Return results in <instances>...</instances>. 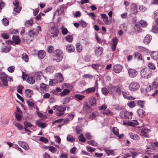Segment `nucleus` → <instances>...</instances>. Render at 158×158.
<instances>
[{
	"instance_id": "30",
	"label": "nucleus",
	"mask_w": 158,
	"mask_h": 158,
	"mask_svg": "<svg viewBox=\"0 0 158 158\" xmlns=\"http://www.w3.org/2000/svg\"><path fill=\"white\" fill-rule=\"evenodd\" d=\"M35 76L37 80H40L43 76L42 73L41 71H39L35 73Z\"/></svg>"
},
{
	"instance_id": "17",
	"label": "nucleus",
	"mask_w": 158,
	"mask_h": 158,
	"mask_svg": "<svg viewBox=\"0 0 158 158\" xmlns=\"http://www.w3.org/2000/svg\"><path fill=\"white\" fill-rule=\"evenodd\" d=\"M55 78H56L58 82H62L64 80L62 74L60 73H57L56 74Z\"/></svg>"
},
{
	"instance_id": "52",
	"label": "nucleus",
	"mask_w": 158,
	"mask_h": 158,
	"mask_svg": "<svg viewBox=\"0 0 158 158\" xmlns=\"http://www.w3.org/2000/svg\"><path fill=\"white\" fill-rule=\"evenodd\" d=\"M2 21L3 25L5 26L8 25L9 24V22L8 20L6 18H4L2 19Z\"/></svg>"
},
{
	"instance_id": "1",
	"label": "nucleus",
	"mask_w": 158,
	"mask_h": 158,
	"mask_svg": "<svg viewBox=\"0 0 158 158\" xmlns=\"http://www.w3.org/2000/svg\"><path fill=\"white\" fill-rule=\"evenodd\" d=\"M108 89L109 92L114 95H119L121 94V90L119 86H114L112 85H110Z\"/></svg>"
},
{
	"instance_id": "53",
	"label": "nucleus",
	"mask_w": 158,
	"mask_h": 158,
	"mask_svg": "<svg viewBox=\"0 0 158 158\" xmlns=\"http://www.w3.org/2000/svg\"><path fill=\"white\" fill-rule=\"evenodd\" d=\"M87 142L89 144L93 146H96L97 145V143L94 140L88 141Z\"/></svg>"
},
{
	"instance_id": "5",
	"label": "nucleus",
	"mask_w": 158,
	"mask_h": 158,
	"mask_svg": "<svg viewBox=\"0 0 158 158\" xmlns=\"http://www.w3.org/2000/svg\"><path fill=\"white\" fill-rule=\"evenodd\" d=\"M19 3L18 0H15L13 2V4L15 7L13 9L12 14L14 16L18 15L21 10V7L19 6Z\"/></svg>"
},
{
	"instance_id": "27",
	"label": "nucleus",
	"mask_w": 158,
	"mask_h": 158,
	"mask_svg": "<svg viewBox=\"0 0 158 158\" xmlns=\"http://www.w3.org/2000/svg\"><path fill=\"white\" fill-rule=\"evenodd\" d=\"M129 135H130L131 138L134 140H137L139 139V137L137 135L134 134L132 133H130Z\"/></svg>"
},
{
	"instance_id": "58",
	"label": "nucleus",
	"mask_w": 158,
	"mask_h": 158,
	"mask_svg": "<svg viewBox=\"0 0 158 158\" xmlns=\"http://www.w3.org/2000/svg\"><path fill=\"white\" fill-rule=\"evenodd\" d=\"M24 124L25 127L26 128L31 127H32V125L30 123L28 122H25L24 123Z\"/></svg>"
},
{
	"instance_id": "16",
	"label": "nucleus",
	"mask_w": 158,
	"mask_h": 158,
	"mask_svg": "<svg viewBox=\"0 0 158 158\" xmlns=\"http://www.w3.org/2000/svg\"><path fill=\"white\" fill-rule=\"evenodd\" d=\"M152 39V36L148 34L144 37L143 39V42L144 44H147L150 43Z\"/></svg>"
},
{
	"instance_id": "49",
	"label": "nucleus",
	"mask_w": 158,
	"mask_h": 158,
	"mask_svg": "<svg viewBox=\"0 0 158 158\" xmlns=\"http://www.w3.org/2000/svg\"><path fill=\"white\" fill-rule=\"evenodd\" d=\"M135 122H131L130 121L128 122L127 125L131 126H135L137 124L138 122L137 120H135Z\"/></svg>"
},
{
	"instance_id": "9",
	"label": "nucleus",
	"mask_w": 158,
	"mask_h": 158,
	"mask_svg": "<svg viewBox=\"0 0 158 158\" xmlns=\"http://www.w3.org/2000/svg\"><path fill=\"white\" fill-rule=\"evenodd\" d=\"M12 41L10 40V45L14 44V43L15 45H18L20 43V40L18 35H13L12 37Z\"/></svg>"
},
{
	"instance_id": "29",
	"label": "nucleus",
	"mask_w": 158,
	"mask_h": 158,
	"mask_svg": "<svg viewBox=\"0 0 158 158\" xmlns=\"http://www.w3.org/2000/svg\"><path fill=\"white\" fill-rule=\"evenodd\" d=\"M33 23V19L31 18L30 20L26 21V22L25 25L26 27H31Z\"/></svg>"
},
{
	"instance_id": "48",
	"label": "nucleus",
	"mask_w": 158,
	"mask_h": 158,
	"mask_svg": "<svg viewBox=\"0 0 158 158\" xmlns=\"http://www.w3.org/2000/svg\"><path fill=\"white\" fill-rule=\"evenodd\" d=\"M102 94L105 95H107L109 92V89H108V90H107L106 87H104L102 89Z\"/></svg>"
},
{
	"instance_id": "47",
	"label": "nucleus",
	"mask_w": 158,
	"mask_h": 158,
	"mask_svg": "<svg viewBox=\"0 0 158 158\" xmlns=\"http://www.w3.org/2000/svg\"><path fill=\"white\" fill-rule=\"evenodd\" d=\"M135 101H131L127 103V105L130 108H133L135 106Z\"/></svg>"
},
{
	"instance_id": "56",
	"label": "nucleus",
	"mask_w": 158,
	"mask_h": 158,
	"mask_svg": "<svg viewBox=\"0 0 158 158\" xmlns=\"http://www.w3.org/2000/svg\"><path fill=\"white\" fill-rule=\"evenodd\" d=\"M9 121V119L7 118H4L2 120V124L4 125H6L8 123Z\"/></svg>"
},
{
	"instance_id": "38",
	"label": "nucleus",
	"mask_w": 158,
	"mask_h": 158,
	"mask_svg": "<svg viewBox=\"0 0 158 158\" xmlns=\"http://www.w3.org/2000/svg\"><path fill=\"white\" fill-rule=\"evenodd\" d=\"M25 93L27 95V96L29 97H31L33 94L32 91L28 89H27L25 90Z\"/></svg>"
},
{
	"instance_id": "37",
	"label": "nucleus",
	"mask_w": 158,
	"mask_h": 158,
	"mask_svg": "<svg viewBox=\"0 0 158 158\" xmlns=\"http://www.w3.org/2000/svg\"><path fill=\"white\" fill-rule=\"evenodd\" d=\"M134 55L135 59L139 60H142V55L138 52H135L134 53Z\"/></svg>"
},
{
	"instance_id": "10",
	"label": "nucleus",
	"mask_w": 158,
	"mask_h": 158,
	"mask_svg": "<svg viewBox=\"0 0 158 158\" xmlns=\"http://www.w3.org/2000/svg\"><path fill=\"white\" fill-rule=\"evenodd\" d=\"M129 77L131 78H133L137 75V71L135 69L129 68L128 70Z\"/></svg>"
},
{
	"instance_id": "14",
	"label": "nucleus",
	"mask_w": 158,
	"mask_h": 158,
	"mask_svg": "<svg viewBox=\"0 0 158 158\" xmlns=\"http://www.w3.org/2000/svg\"><path fill=\"white\" fill-rule=\"evenodd\" d=\"M114 71L116 73H119L123 69L122 66L120 64L114 65L113 67Z\"/></svg>"
},
{
	"instance_id": "44",
	"label": "nucleus",
	"mask_w": 158,
	"mask_h": 158,
	"mask_svg": "<svg viewBox=\"0 0 158 158\" xmlns=\"http://www.w3.org/2000/svg\"><path fill=\"white\" fill-rule=\"evenodd\" d=\"M22 59L24 60L25 62H27L28 60V57L27 55L25 53H23L21 56Z\"/></svg>"
},
{
	"instance_id": "42",
	"label": "nucleus",
	"mask_w": 158,
	"mask_h": 158,
	"mask_svg": "<svg viewBox=\"0 0 158 158\" xmlns=\"http://www.w3.org/2000/svg\"><path fill=\"white\" fill-rule=\"evenodd\" d=\"M137 102V105L141 108H143L144 106V102L143 101L139 100L135 101Z\"/></svg>"
},
{
	"instance_id": "28",
	"label": "nucleus",
	"mask_w": 158,
	"mask_h": 158,
	"mask_svg": "<svg viewBox=\"0 0 158 158\" xmlns=\"http://www.w3.org/2000/svg\"><path fill=\"white\" fill-rule=\"evenodd\" d=\"M99 115V113L97 111H94L91 113L89 116L90 118H95Z\"/></svg>"
},
{
	"instance_id": "15",
	"label": "nucleus",
	"mask_w": 158,
	"mask_h": 158,
	"mask_svg": "<svg viewBox=\"0 0 158 158\" xmlns=\"http://www.w3.org/2000/svg\"><path fill=\"white\" fill-rule=\"evenodd\" d=\"M94 52L96 56H100L102 54L103 48L101 47H96L95 48Z\"/></svg>"
},
{
	"instance_id": "12",
	"label": "nucleus",
	"mask_w": 158,
	"mask_h": 158,
	"mask_svg": "<svg viewBox=\"0 0 158 158\" xmlns=\"http://www.w3.org/2000/svg\"><path fill=\"white\" fill-rule=\"evenodd\" d=\"M119 116L121 118L128 119H131L132 117H131V115H129V113L128 111L123 110L121 111L119 114Z\"/></svg>"
},
{
	"instance_id": "45",
	"label": "nucleus",
	"mask_w": 158,
	"mask_h": 158,
	"mask_svg": "<svg viewBox=\"0 0 158 158\" xmlns=\"http://www.w3.org/2000/svg\"><path fill=\"white\" fill-rule=\"evenodd\" d=\"M67 140L71 142H73V141H75V138L73 137L72 135H68L67 137Z\"/></svg>"
},
{
	"instance_id": "11",
	"label": "nucleus",
	"mask_w": 158,
	"mask_h": 158,
	"mask_svg": "<svg viewBox=\"0 0 158 158\" xmlns=\"http://www.w3.org/2000/svg\"><path fill=\"white\" fill-rule=\"evenodd\" d=\"M52 35L51 36L52 37H57L59 31L57 27H52L50 30Z\"/></svg>"
},
{
	"instance_id": "64",
	"label": "nucleus",
	"mask_w": 158,
	"mask_h": 158,
	"mask_svg": "<svg viewBox=\"0 0 158 158\" xmlns=\"http://www.w3.org/2000/svg\"><path fill=\"white\" fill-rule=\"evenodd\" d=\"M107 108V106L105 104H103L102 105L100 106L99 107V110H105Z\"/></svg>"
},
{
	"instance_id": "24",
	"label": "nucleus",
	"mask_w": 158,
	"mask_h": 158,
	"mask_svg": "<svg viewBox=\"0 0 158 158\" xmlns=\"http://www.w3.org/2000/svg\"><path fill=\"white\" fill-rule=\"evenodd\" d=\"M74 97L76 100L80 101L83 99L85 97V96L84 95L79 94H76L74 95Z\"/></svg>"
},
{
	"instance_id": "61",
	"label": "nucleus",
	"mask_w": 158,
	"mask_h": 158,
	"mask_svg": "<svg viewBox=\"0 0 158 158\" xmlns=\"http://www.w3.org/2000/svg\"><path fill=\"white\" fill-rule=\"evenodd\" d=\"M39 140L45 143H47L48 142V139H47L43 137H40Z\"/></svg>"
},
{
	"instance_id": "55",
	"label": "nucleus",
	"mask_w": 158,
	"mask_h": 158,
	"mask_svg": "<svg viewBox=\"0 0 158 158\" xmlns=\"http://www.w3.org/2000/svg\"><path fill=\"white\" fill-rule=\"evenodd\" d=\"M119 130L116 127H113V128L112 132L116 136H118L119 134Z\"/></svg>"
},
{
	"instance_id": "26",
	"label": "nucleus",
	"mask_w": 158,
	"mask_h": 158,
	"mask_svg": "<svg viewBox=\"0 0 158 158\" xmlns=\"http://www.w3.org/2000/svg\"><path fill=\"white\" fill-rule=\"evenodd\" d=\"M137 112L138 115L141 118H143L145 115V112L142 109H138Z\"/></svg>"
},
{
	"instance_id": "20",
	"label": "nucleus",
	"mask_w": 158,
	"mask_h": 158,
	"mask_svg": "<svg viewBox=\"0 0 158 158\" xmlns=\"http://www.w3.org/2000/svg\"><path fill=\"white\" fill-rule=\"evenodd\" d=\"M96 89L95 87L88 88L85 89L84 91H82V93L85 92L86 94H88L95 92Z\"/></svg>"
},
{
	"instance_id": "63",
	"label": "nucleus",
	"mask_w": 158,
	"mask_h": 158,
	"mask_svg": "<svg viewBox=\"0 0 158 158\" xmlns=\"http://www.w3.org/2000/svg\"><path fill=\"white\" fill-rule=\"evenodd\" d=\"M56 148L55 147L53 146H50V148L49 150L52 153H55L56 151Z\"/></svg>"
},
{
	"instance_id": "46",
	"label": "nucleus",
	"mask_w": 158,
	"mask_h": 158,
	"mask_svg": "<svg viewBox=\"0 0 158 158\" xmlns=\"http://www.w3.org/2000/svg\"><path fill=\"white\" fill-rule=\"evenodd\" d=\"M78 138L79 141L81 142H85L86 140V139L82 134L79 135Z\"/></svg>"
},
{
	"instance_id": "59",
	"label": "nucleus",
	"mask_w": 158,
	"mask_h": 158,
	"mask_svg": "<svg viewBox=\"0 0 158 158\" xmlns=\"http://www.w3.org/2000/svg\"><path fill=\"white\" fill-rule=\"evenodd\" d=\"M87 150L89 152H94L95 150V148H93L92 147L87 146L86 147Z\"/></svg>"
},
{
	"instance_id": "23",
	"label": "nucleus",
	"mask_w": 158,
	"mask_h": 158,
	"mask_svg": "<svg viewBox=\"0 0 158 158\" xmlns=\"http://www.w3.org/2000/svg\"><path fill=\"white\" fill-rule=\"evenodd\" d=\"M37 55L40 58L43 59L46 55V52L44 50H40L38 52Z\"/></svg>"
},
{
	"instance_id": "60",
	"label": "nucleus",
	"mask_w": 158,
	"mask_h": 158,
	"mask_svg": "<svg viewBox=\"0 0 158 158\" xmlns=\"http://www.w3.org/2000/svg\"><path fill=\"white\" fill-rule=\"evenodd\" d=\"M24 88L23 87L22 85H19L17 87V91L19 94H22V90Z\"/></svg>"
},
{
	"instance_id": "62",
	"label": "nucleus",
	"mask_w": 158,
	"mask_h": 158,
	"mask_svg": "<svg viewBox=\"0 0 158 158\" xmlns=\"http://www.w3.org/2000/svg\"><path fill=\"white\" fill-rule=\"evenodd\" d=\"M105 151L108 155L111 154H113L114 153V151L112 150L105 149Z\"/></svg>"
},
{
	"instance_id": "18",
	"label": "nucleus",
	"mask_w": 158,
	"mask_h": 158,
	"mask_svg": "<svg viewBox=\"0 0 158 158\" xmlns=\"http://www.w3.org/2000/svg\"><path fill=\"white\" fill-rule=\"evenodd\" d=\"M18 143L21 147L23 148L25 150H27L29 149V147L28 144L26 142L19 141Z\"/></svg>"
},
{
	"instance_id": "31",
	"label": "nucleus",
	"mask_w": 158,
	"mask_h": 158,
	"mask_svg": "<svg viewBox=\"0 0 158 158\" xmlns=\"http://www.w3.org/2000/svg\"><path fill=\"white\" fill-rule=\"evenodd\" d=\"M70 92V90L69 89H65L64 90L60 93V95L61 97H63L69 94Z\"/></svg>"
},
{
	"instance_id": "34",
	"label": "nucleus",
	"mask_w": 158,
	"mask_h": 158,
	"mask_svg": "<svg viewBox=\"0 0 158 158\" xmlns=\"http://www.w3.org/2000/svg\"><path fill=\"white\" fill-rule=\"evenodd\" d=\"M138 49L140 51L145 53L148 52V50L146 48L141 46L138 47Z\"/></svg>"
},
{
	"instance_id": "40",
	"label": "nucleus",
	"mask_w": 158,
	"mask_h": 158,
	"mask_svg": "<svg viewBox=\"0 0 158 158\" xmlns=\"http://www.w3.org/2000/svg\"><path fill=\"white\" fill-rule=\"evenodd\" d=\"M58 82L57 80L56 79V78L53 79H50L49 82V85H54Z\"/></svg>"
},
{
	"instance_id": "2",
	"label": "nucleus",
	"mask_w": 158,
	"mask_h": 158,
	"mask_svg": "<svg viewBox=\"0 0 158 158\" xmlns=\"http://www.w3.org/2000/svg\"><path fill=\"white\" fill-rule=\"evenodd\" d=\"M152 72L148 68H144L140 71V75L141 77L144 79H148L152 75Z\"/></svg>"
},
{
	"instance_id": "57",
	"label": "nucleus",
	"mask_w": 158,
	"mask_h": 158,
	"mask_svg": "<svg viewBox=\"0 0 158 158\" xmlns=\"http://www.w3.org/2000/svg\"><path fill=\"white\" fill-rule=\"evenodd\" d=\"M75 130L77 134H79L81 131L82 128L81 127L78 126L76 127Z\"/></svg>"
},
{
	"instance_id": "36",
	"label": "nucleus",
	"mask_w": 158,
	"mask_h": 158,
	"mask_svg": "<svg viewBox=\"0 0 158 158\" xmlns=\"http://www.w3.org/2000/svg\"><path fill=\"white\" fill-rule=\"evenodd\" d=\"M45 71L47 73H51L54 71L53 67L52 66H48L46 69Z\"/></svg>"
},
{
	"instance_id": "35",
	"label": "nucleus",
	"mask_w": 158,
	"mask_h": 158,
	"mask_svg": "<svg viewBox=\"0 0 158 158\" xmlns=\"http://www.w3.org/2000/svg\"><path fill=\"white\" fill-rule=\"evenodd\" d=\"M27 34L31 37H33L35 35H36V34L34 30H29Z\"/></svg>"
},
{
	"instance_id": "4",
	"label": "nucleus",
	"mask_w": 158,
	"mask_h": 158,
	"mask_svg": "<svg viewBox=\"0 0 158 158\" xmlns=\"http://www.w3.org/2000/svg\"><path fill=\"white\" fill-rule=\"evenodd\" d=\"M54 110L56 109L57 111L55 112V113L58 116H61L64 114V112L66 110V107H63L62 106H56L53 107Z\"/></svg>"
},
{
	"instance_id": "6",
	"label": "nucleus",
	"mask_w": 158,
	"mask_h": 158,
	"mask_svg": "<svg viewBox=\"0 0 158 158\" xmlns=\"http://www.w3.org/2000/svg\"><path fill=\"white\" fill-rule=\"evenodd\" d=\"M22 78L23 80H26L30 84H33L35 83V79L33 77L31 76L25 74L23 72Z\"/></svg>"
},
{
	"instance_id": "25",
	"label": "nucleus",
	"mask_w": 158,
	"mask_h": 158,
	"mask_svg": "<svg viewBox=\"0 0 158 158\" xmlns=\"http://www.w3.org/2000/svg\"><path fill=\"white\" fill-rule=\"evenodd\" d=\"M89 104L92 106H95L96 104V100L95 98L92 97L91 98L89 102Z\"/></svg>"
},
{
	"instance_id": "3",
	"label": "nucleus",
	"mask_w": 158,
	"mask_h": 158,
	"mask_svg": "<svg viewBox=\"0 0 158 158\" xmlns=\"http://www.w3.org/2000/svg\"><path fill=\"white\" fill-rule=\"evenodd\" d=\"M63 54L61 51L59 50H57L53 53V60H55L57 62L60 61L63 57Z\"/></svg>"
},
{
	"instance_id": "33",
	"label": "nucleus",
	"mask_w": 158,
	"mask_h": 158,
	"mask_svg": "<svg viewBox=\"0 0 158 158\" xmlns=\"http://www.w3.org/2000/svg\"><path fill=\"white\" fill-rule=\"evenodd\" d=\"M48 85L45 84L44 83H42L40 84V88L41 90H47L48 88Z\"/></svg>"
},
{
	"instance_id": "7",
	"label": "nucleus",
	"mask_w": 158,
	"mask_h": 158,
	"mask_svg": "<svg viewBox=\"0 0 158 158\" xmlns=\"http://www.w3.org/2000/svg\"><path fill=\"white\" fill-rule=\"evenodd\" d=\"M9 78L8 76L6 75L4 73H0V79L4 85L7 86V78Z\"/></svg>"
},
{
	"instance_id": "32",
	"label": "nucleus",
	"mask_w": 158,
	"mask_h": 158,
	"mask_svg": "<svg viewBox=\"0 0 158 158\" xmlns=\"http://www.w3.org/2000/svg\"><path fill=\"white\" fill-rule=\"evenodd\" d=\"M76 46L77 52H81L82 49V45L80 43H77L76 44Z\"/></svg>"
},
{
	"instance_id": "19",
	"label": "nucleus",
	"mask_w": 158,
	"mask_h": 158,
	"mask_svg": "<svg viewBox=\"0 0 158 158\" xmlns=\"http://www.w3.org/2000/svg\"><path fill=\"white\" fill-rule=\"evenodd\" d=\"M131 12L135 14L138 12V9L137 7V6L135 4H132L131 5Z\"/></svg>"
},
{
	"instance_id": "50",
	"label": "nucleus",
	"mask_w": 158,
	"mask_h": 158,
	"mask_svg": "<svg viewBox=\"0 0 158 158\" xmlns=\"http://www.w3.org/2000/svg\"><path fill=\"white\" fill-rule=\"evenodd\" d=\"M103 114L104 115H112L113 114V113L112 112L110 111V110H105L103 112Z\"/></svg>"
},
{
	"instance_id": "8",
	"label": "nucleus",
	"mask_w": 158,
	"mask_h": 158,
	"mask_svg": "<svg viewBox=\"0 0 158 158\" xmlns=\"http://www.w3.org/2000/svg\"><path fill=\"white\" fill-rule=\"evenodd\" d=\"M139 86V85L138 82L133 81L130 83L129 86V88L131 91H135L138 89Z\"/></svg>"
},
{
	"instance_id": "21",
	"label": "nucleus",
	"mask_w": 158,
	"mask_h": 158,
	"mask_svg": "<svg viewBox=\"0 0 158 158\" xmlns=\"http://www.w3.org/2000/svg\"><path fill=\"white\" fill-rule=\"evenodd\" d=\"M66 50L69 53L73 52L75 50V48L71 44L67 45L66 46Z\"/></svg>"
},
{
	"instance_id": "43",
	"label": "nucleus",
	"mask_w": 158,
	"mask_h": 158,
	"mask_svg": "<svg viewBox=\"0 0 158 158\" xmlns=\"http://www.w3.org/2000/svg\"><path fill=\"white\" fill-rule=\"evenodd\" d=\"M152 31L153 33H157L158 32V26L154 24L152 26Z\"/></svg>"
},
{
	"instance_id": "51",
	"label": "nucleus",
	"mask_w": 158,
	"mask_h": 158,
	"mask_svg": "<svg viewBox=\"0 0 158 158\" xmlns=\"http://www.w3.org/2000/svg\"><path fill=\"white\" fill-rule=\"evenodd\" d=\"M139 24L142 27H145L148 25V23L146 21L143 20H141L139 23Z\"/></svg>"
},
{
	"instance_id": "22",
	"label": "nucleus",
	"mask_w": 158,
	"mask_h": 158,
	"mask_svg": "<svg viewBox=\"0 0 158 158\" xmlns=\"http://www.w3.org/2000/svg\"><path fill=\"white\" fill-rule=\"evenodd\" d=\"M150 55L151 57L155 60L158 59V52H152L150 53Z\"/></svg>"
},
{
	"instance_id": "39",
	"label": "nucleus",
	"mask_w": 158,
	"mask_h": 158,
	"mask_svg": "<svg viewBox=\"0 0 158 158\" xmlns=\"http://www.w3.org/2000/svg\"><path fill=\"white\" fill-rule=\"evenodd\" d=\"M65 40L67 42L71 43L73 40V36L71 35H68L65 37Z\"/></svg>"
},
{
	"instance_id": "13",
	"label": "nucleus",
	"mask_w": 158,
	"mask_h": 158,
	"mask_svg": "<svg viewBox=\"0 0 158 158\" xmlns=\"http://www.w3.org/2000/svg\"><path fill=\"white\" fill-rule=\"evenodd\" d=\"M83 110V111L86 113H90L93 110L92 108L87 102L84 106Z\"/></svg>"
},
{
	"instance_id": "41",
	"label": "nucleus",
	"mask_w": 158,
	"mask_h": 158,
	"mask_svg": "<svg viewBox=\"0 0 158 158\" xmlns=\"http://www.w3.org/2000/svg\"><path fill=\"white\" fill-rule=\"evenodd\" d=\"M134 28L135 31L139 32L141 31V29L140 28L139 24H135L134 27Z\"/></svg>"
},
{
	"instance_id": "54",
	"label": "nucleus",
	"mask_w": 158,
	"mask_h": 158,
	"mask_svg": "<svg viewBox=\"0 0 158 158\" xmlns=\"http://www.w3.org/2000/svg\"><path fill=\"white\" fill-rule=\"evenodd\" d=\"M148 66L149 67V69H151L153 70H154L155 69V66L154 64L152 63H149L148 64Z\"/></svg>"
}]
</instances>
